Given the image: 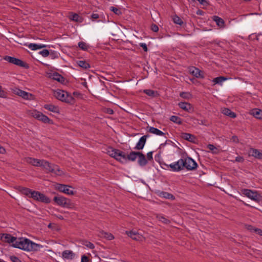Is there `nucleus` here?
Masks as SVG:
<instances>
[{"instance_id":"obj_29","label":"nucleus","mask_w":262,"mask_h":262,"mask_svg":"<svg viewBox=\"0 0 262 262\" xmlns=\"http://www.w3.org/2000/svg\"><path fill=\"white\" fill-rule=\"evenodd\" d=\"M16 94L21 97L22 98L26 99H29V97L31 96V95L25 91H24L23 90H21L20 89H18Z\"/></svg>"},{"instance_id":"obj_48","label":"nucleus","mask_w":262,"mask_h":262,"mask_svg":"<svg viewBox=\"0 0 262 262\" xmlns=\"http://www.w3.org/2000/svg\"><path fill=\"white\" fill-rule=\"evenodd\" d=\"M151 29L153 32H157L159 30V27L157 25L152 24L151 26Z\"/></svg>"},{"instance_id":"obj_13","label":"nucleus","mask_w":262,"mask_h":262,"mask_svg":"<svg viewBox=\"0 0 262 262\" xmlns=\"http://www.w3.org/2000/svg\"><path fill=\"white\" fill-rule=\"evenodd\" d=\"M189 72L191 74L195 76L196 78H204V76L202 71L194 67L189 68Z\"/></svg>"},{"instance_id":"obj_6","label":"nucleus","mask_w":262,"mask_h":262,"mask_svg":"<svg viewBox=\"0 0 262 262\" xmlns=\"http://www.w3.org/2000/svg\"><path fill=\"white\" fill-rule=\"evenodd\" d=\"M31 198L34 200L47 204L51 202L50 199L44 194L35 190L33 191V193H31Z\"/></svg>"},{"instance_id":"obj_8","label":"nucleus","mask_w":262,"mask_h":262,"mask_svg":"<svg viewBox=\"0 0 262 262\" xmlns=\"http://www.w3.org/2000/svg\"><path fill=\"white\" fill-rule=\"evenodd\" d=\"M183 169L184 168L189 170L195 169L198 166L196 162L191 158L187 157L185 159L183 158Z\"/></svg>"},{"instance_id":"obj_18","label":"nucleus","mask_w":262,"mask_h":262,"mask_svg":"<svg viewBox=\"0 0 262 262\" xmlns=\"http://www.w3.org/2000/svg\"><path fill=\"white\" fill-rule=\"evenodd\" d=\"M75 256V254L71 250H64L62 253V257L64 259H73Z\"/></svg>"},{"instance_id":"obj_46","label":"nucleus","mask_w":262,"mask_h":262,"mask_svg":"<svg viewBox=\"0 0 262 262\" xmlns=\"http://www.w3.org/2000/svg\"><path fill=\"white\" fill-rule=\"evenodd\" d=\"M10 259L12 262H22L18 257L15 256H10Z\"/></svg>"},{"instance_id":"obj_41","label":"nucleus","mask_w":262,"mask_h":262,"mask_svg":"<svg viewBox=\"0 0 262 262\" xmlns=\"http://www.w3.org/2000/svg\"><path fill=\"white\" fill-rule=\"evenodd\" d=\"M173 21L174 23L179 25H182L183 24V20L181 19V18H180L177 15H175L173 16Z\"/></svg>"},{"instance_id":"obj_16","label":"nucleus","mask_w":262,"mask_h":262,"mask_svg":"<svg viewBox=\"0 0 262 262\" xmlns=\"http://www.w3.org/2000/svg\"><path fill=\"white\" fill-rule=\"evenodd\" d=\"M26 161L27 163L37 167H40L41 163L42 160H39L33 158L28 157L26 159Z\"/></svg>"},{"instance_id":"obj_61","label":"nucleus","mask_w":262,"mask_h":262,"mask_svg":"<svg viewBox=\"0 0 262 262\" xmlns=\"http://www.w3.org/2000/svg\"><path fill=\"white\" fill-rule=\"evenodd\" d=\"M50 56L52 57V58H55L58 57V56L56 53H52L51 54H50Z\"/></svg>"},{"instance_id":"obj_50","label":"nucleus","mask_w":262,"mask_h":262,"mask_svg":"<svg viewBox=\"0 0 262 262\" xmlns=\"http://www.w3.org/2000/svg\"><path fill=\"white\" fill-rule=\"evenodd\" d=\"M192 1L193 2H194L195 0H192ZM196 1H198L200 3V4H201L203 6H207L208 5V3L206 0H196Z\"/></svg>"},{"instance_id":"obj_62","label":"nucleus","mask_w":262,"mask_h":262,"mask_svg":"<svg viewBox=\"0 0 262 262\" xmlns=\"http://www.w3.org/2000/svg\"><path fill=\"white\" fill-rule=\"evenodd\" d=\"M247 228L248 230H250L251 231H254V229H255L253 226H252L251 225H248Z\"/></svg>"},{"instance_id":"obj_49","label":"nucleus","mask_w":262,"mask_h":262,"mask_svg":"<svg viewBox=\"0 0 262 262\" xmlns=\"http://www.w3.org/2000/svg\"><path fill=\"white\" fill-rule=\"evenodd\" d=\"M85 245L91 249H93L95 248L94 245L90 242H86Z\"/></svg>"},{"instance_id":"obj_47","label":"nucleus","mask_w":262,"mask_h":262,"mask_svg":"<svg viewBox=\"0 0 262 262\" xmlns=\"http://www.w3.org/2000/svg\"><path fill=\"white\" fill-rule=\"evenodd\" d=\"M7 96V93L3 90L1 89V86H0V97L1 98H6Z\"/></svg>"},{"instance_id":"obj_19","label":"nucleus","mask_w":262,"mask_h":262,"mask_svg":"<svg viewBox=\"0 0 262 262\" xmlns=\"http://www.w3.org/2000/svg\"><path fill=\"white\" fill-rule=\"evenodd\" d=\"M53 165V164H51L46 160H42V161L41 163L40 167L45 170L47 173H49L51 172Z\"/></svg>"},{"instance_id":"obj_14","label":"nucleus","mask_w":262,"mask_h":262,"mask_svg":"<svg viewBox=\"0 0 262 262\" xmlns=\"http://www.w3.org/2000/svg\"><path fill=\"white\" fill-rule=\"evenodd\" d=\"M178 106L181 109L187 112H191L193 111V108L190 103L186 102H181L178 103Z\"/></svg>"},{"instance_id":"obj_39","label":"nucleus","mask_w":262,"mask_h":262,"mask_svg":"<svg viewBox=\"0 0 262 262\" xmlns=\"http://www.w3.org/2000/svg\"><path fill=\"white\" fill-rule=\"evenodd\" d=\"M180 96L187 100H188L192 97V95L190 93L185 92L180 93Z\"/></svg>"},{"instance_id":"obj_11","label":"nucleus","mask_w":262,"mask_h":262,"mask_svg":"<svg viewBox=\"0 0 262 262\" xmlns=\"http://www.w3.org/2000/svg\"><path fill=\"white\" fill-rule=\"evenodd\" d=\"M138 153H139V151H131L126 156L125 152H124V157H121V159L123 160V163L126 162L127 160L135 161L138 156Z\"/></svg>"},{"instance_id":"obj_25","label":"nucleus","mask_w":262,"mask_h":262,"mask_svg":"<svg viewBox=\"0 0 262 262\" xmlns=\"http://www.w3.org/2000/svg\"><path fill=\"white\" fill-rule=\"evenodd\" d=\"M19 191L22 194H25L29 198H31V193H33V191L34 190H32L31 189L28 188L20 187L19 188Z\"/></svg>"},{"instance_id":"obj_58","label":"nucleus","mask_w":262,"mask_h":262,"mask_svg":"<svg viewBox=\"0 0 262 262\" xmlns=\"http://www.w3.org/2000/svg\"><path fill=\"white\" fill-rule=\"evenodd\" d=\"M99 17V15L97 13H93L91 15V18L93 19H97Z\"/></svg>"},{"instance_id":"obj_31","label":"nucleus","mask_w":262,"mask_h":262,"mask_svg":"<svg viewBox=\"0 0 262 262\" xmlns=\"http://www.w3.org/2000/svg\"><path fill=\"white\" fill-rule=\"evenodd\" d=\"M44 108L53 113H58L59 112L58 107L52 104H45Z\"/></svg>"},{"instance_id":"obj_53","label":"nucleus","mask_w":262,"mask_h":262,"mask_svg":"<svg viewBox=\"0 0 262 262\" xmlns=\"http://www.w3.org/2000/svg\"><path fill=\"white\" fill-rule=\"evenodd\" d=\"M235 161L238 162H243L244 161V159L242 156H237L236 157Z\"/></svg>"},{"instance_id":"obj_30","label":"nucleus","mask_w":262,"mask_h":262,"mask_svg":"<svg viewBox=\"0 0 262 262\" xmlns=\"http://www.w3.org/2000/svg\"><path fill=\"white\" fill-rule=\"evenodd\" d=\"M222 113L226 116L230 117L231 118H234L236 117L235 113L232 112L229 108H224L222 110Z\"/></svg>"},{"instance_id":"obj_24","label":"nucleus","mask_w":262,"mask_h":262,"mask_svg":"<svg viewBox=\"0 0 262 262\" xmlns=\"http://www.w3.org/2000/svg\"><path fill=\"white\" fill-rule=\"evenodd\" d=\"M212 20L216 23V24L220 27V28H223L225 26V21L221 17L214 15L213 16Z\"/></svg>"},{"instance_id":"obj_64","label":"nucleus","mask_w":262,"mask_h":262,"mask_svg":"<svg viewBox=\"0 0 262 262\" xmlns=\"http://www.w3.org/2000/svg\"><path fill=\"white\" fill-rule=\"evenodd\" d=\"M73 95H74L75 96H78L81 95L80 93L78 92H73Z\"/></svg>"},{"instance_id":"obj_34","label":"nucleus","mask_w":262,"mask_h":262,"mask_svg":"<svg viewBox=\"0 0 262 262\" xmlns=\"http://www.w3.org/2000/svg\"><path fill=\"white\" fill-rule=\"evenodd\" d=\"M160 196L164 198L170 199L172 200H173L175 199V197L174 196V195L173 194H172L170 193H168V192H164V191L161 192L160 193Z\"/></svg>"},{"instance_id":"obj_33","label":"nucleus","mask_w":262,"mask_h":262,"mask_svg":"<svg viewBox=\"0 0 262 262\" xmlns=\"http://www.w3.org/2000/svg\"><path fill=\"white\" fill-rule=\"evenodd\" d=\"M77 64L84 69H88L90 68V65L85 60H79L77 61Z\"/></svg>"},{"instance_id":"obj_23","label":"nucleus","mask_w":262,"mask_h":262,"mask_svg":"<svg viewBox=\"0 0 262 262\" xmlns=\"http://www.w3.org/2000/svg\"><path fill=\"white\" fill-rule=\"evenodd\" d=\"M249 155L258 159H262V152L258 149L251 148Z\"/></svg>"},{"instance_id":"obj_59","label":"nucleus","mask_w":262,"mask_h":262,"mask_svg":"<svg viewBox=\"0 0 262 262\" xmlns=\"http://www.w3.org/2000/svg\"><path fill=\"white\" fill-rule=\"evenodd\" d=\"M232 140L233 141V142H235V143H238V137L236 136H232Z\"/></svg>"},{"instance_id":"obj_32","label":"nucleus","mask_w":262,"mask_h":262,"mask_svg":"<svg viewBox=\"0 0 262 262\" xmlns=\"http://www.w3.org/2000/svg\"><path fill=\"white\" fill-rule=\"evenodd\" d=\"M228 78L224 76H219L214 78L212 80V82H214V84H219L222 85L223 81L226 80Z\"/></svg>"},{"instance_id":"obj_9","label":"nucleus","mask_w":262,"mask_h":262,"mask_svg":"<svg viewBox=\"0 0 262 262\" xmlns=\"http://www.w3.org/2000/svg\"><path fill=\"white\" fill-rule=\"evenodd\" d=\"M242 193L245 196L252 200L258 202L260 201V195L256 191H253L250 189H244L242 190Z\"/></svg>"},{"instance_id":"obj_36","label":"nucleus","mask_w":262,"mask_h":262,"mask_svg":"<svg viewBox=\"0 0 262 262\" xmlns=\"http://www.w3.org/2000/svg\"><path fill=\"white\" fill-rule=\"evenodd\" d=\"M253 116L256 118L262 119V111L259 109H255L253 110Z\"/></svg>"},{"instance_id":"obj_57","label":"nucleus","mask_w":262,"mask_h":262,"mask_svg":"<svg viewBox=\"0 0 262 262\" xmlns=\"http://www.w3.org/2000/svg\"><path fill=\"white\" fill-rule=\"evenodd\" d=\"M254 231L257 234L262 236V230L258 228L254 229Z\"/></svg>"},{"instance_id":"obj_43","label":"nucleus","mask_w":262,"mask_h":262,"mask_svg":"<svg viewBox=\"0 0 262 262\" xmlns=\"http://www.w3.org/2000/svg\"><path fill=\"white\" fill-rule=\"evenodd\" d=\"M110 10L112 12H113L115 14L117 15H120L121 14V11L118 9V8L115 7H110Z\"/></svg>"},{"instance_id":"obj_5","label":"nucleus","mask_w":262,"mask_h":262,"mask_svg":"<svg viewBox=\"0 0 262 262\" xmlns=\"http://www.w3.org/2000/svg\"><path fill=\"white\" fill-rule=\"evenodd\" d=\"M3 59L9 63L14 64L19 67L25 68V69L29 68L28 64L18 58L9 56H5L4 57Z\"/></svg>"},{"instance_id":"obj_4","label":"nucleus","mask_w":262,"mask_h":262,"mask_svg":"<svg viewBox=\"0 0 262 262\" xmlns=\"http://www.w3.org/2000/svg\"><path fill=\"white\" fill-rule=\"evenodd\" d=\"M106 153L112 158H114L121 163H123L121 157H124V152L119 149H115L112 147H108L106 149Z\"/></svg>"},{"instance_id":"obj_12","label":"nucleus","mask_w":262,"mask_h":262,"mask_svg":"<svg viewBox=\"0 0 262 262\" xmlns=\"http://www.w3.org/2000/svg\"><path fill=\"white\" fill-rule=\"evenodd\" d=\"M149 137V135L148 134L145 135L141 137L140 138L138 143H137L134 149H137V150L142 149L144 148V145L146 143L147 138H148Z\"/></svg>"},{"instance_id":"obj_35","label":"nucleus","mask_w":262,"mask_h":262,"mask_svg":"<svg viewBox=\"0 0 262 262\" xmlns=\"http://www.w3.org/2000/svg\"><path fill=\"white\" fill-rule=\"evenodd\" d=\"M70 19L75 22L81 23L82 21V18L76 13H72L70 17Z\"/></svg>"},{"instance_id":"obj_1","label":"nucleus","mask_w":262,"mask_h":262,"mask_svg":"<svg viewBox=\"0 0 262 262\" xmlns=\"http://www.w3.org/2000/svg\"><path fill=\"white\" fill-rule=\"evenodd\" d=\"M1 239L4 242L12 243V246L14 248L27 251H38L43 247V246L36 244L28 238H17L8 233L2 234Z\"/></svg>"},{"instance_id":"obj_10","label":"nucleus","mask_w":262,"mask_h":262,"mask_svg":"<svg viewBox=\"0 0 262 262\" xmlns=\"http://www.w3.org/2000/svg\"><path fill=\"white\" fill-rule=\"evenodd\" d=\"M69 188H72V186L68 185L61 184L59 183H57L55 185V189L60 192L68 195L74 194V191L69 189Z\"/></svg>"},{"instance_id":"obj_27","label":"nucleus","mask_w":262,"mask_h":262,"mask_svg":"<svg viewBox=\"0 0 262 262\" xmlns=\"http://www.w3.org/2000/svg\"><path fill=\"white\" fill-rule=\"evenodd\" d=\"M148 132L153 134H155L158 136H164L165 135V134L161 130L159 129L155 128L154 127L150 126L149 127Z\"/></svg>"},{"instance_id":"obj_17","label":"nucleus","mask_w":262,"mask_h":262,"mask_svg":"<svg viewBox=\"0 0 262 262\" xmlns=\"http://www.w3.org/2000/svg\"><path fill=\"white\" fill-rule=\"evenodd\" d=\"M183 158L180 159L177 162L173 163L174 166L173 171L178 172L183 170Z\"/></svg>"},{"instance_id":"obj_7","label":"nucleus","mask_w":262,"mask_h":262,"mask_svg":"<svg viewBox=\"0 0 262 262\" xmlns=\"http://www.w3.org/2000/svg\"><path fill=\"white\" fill-rule=\"evenodd\" d=\"M32 116L35 119L39 121H41L45 123H49L50 124H53V122L48 117L37 111H34L32 113Z\"/></svg>"},{"instance_id":"obj_15","label":"nucleus","mask_w":262,"mask_h":262,"mask_svg":"<svg viewBox=\"0 0 262 262\" xmlns=\"http://www.w3.org/2000/svg\"><path fill=\"white\" fill-rule=\"evenodd\" d=\"M126 233L128 236L135 241H140L142 238V235L136 231H126Z\"/></svg>"},{"instance_id":"obj_3","label":"nucleus","mask_w":262,"mask_h":262,"mask_svg":"<svg viewBox=\"0 0 262 262\" xmlns=\"http://www.w3.org/2000/svg\"><path fill=\"white\" fill-rule=\"evenodd\" d=\"M53 201L57 205L63 208L72 209L74 207V204L70 199L61 195L55 196Z\"/></svg>"},{"instance_id":"obj_60","label":"nucleus","mask_w":262,"mask_h":262,"mask_svg":"<svg viewBox=\"0 0 262 262\" xmlns=\"http://www.w3.org/2000/svg\"><path fill=\"white\" fill-rule=\"evenodd\" d=\"M6 152L5 149L0 145V154H4Z\"/></svg>"},{"instance_id":"obj_56","label":"nucleus","mask_w":262,"mask_h":262,"mask_svg":"<svg viewBox=\"0 0 262 262\" xmlns=\"http://www.w3.org/2000/svg\"><path fill=\"white\" fill-rule=\"evenodd\" d=\"M207 147L209 150L211 151H213L214 149H216V148L213 144H208Z\"/></svg>"},{"instance_id":"obj_44","label":"nucleus","mask_w":262,"mask_h":262,"mask_svg":"<svg viewBox=\"0 0 262 262\" xmlns=\"http://www.w3.org/2000/svg\"><path fill=\"white\" fill-rule=\"evenodd\" d=\"M39 53L40 55H41L43 57H46L50 55V52L49 50L47 49H44L40 51Z\"/></svg>"},{"instance_id":"obj_22","label":"nucleus","mask_w":262,"mask_h":262,"mask_svg":"<svg viewBox=\"0 0 262 262\" xmlns=\"http://www.w3.org/2000/svg\"><path fill=\"white\" fill-rule=\"evenodd\" d=\"M182 138L192 143H195V137L189 133H184L182 134Z\"/></svg>"},{"instance_id":"obj_26","label":"nucleus","mask_w":262,"mask_h":262,"mask_svg":"<svg viewBox=\"0 0 262 262\" xmlns=\"http://www.w3.org/2000/svg\"><path fill=\"white\" fill-rule=\"evenodd\" d=\"M50 77L54 80H56L61 83L64 81V77L57 72H54L50 76Z\"/></svg>"},{"instance_id":"obj_45","label":"nucleus","mask_w":262,"mask_h":262,"mask_svg":"<svg viewBox=\"0 0 262 262\" xmlns=\"http://www.w3.org/2000/svg\"><path fill=\"white\" fill-rule=\"evenodd\" d=\"M159 221L165 224H168L169 223V221L162 216H159L158 217Z\"/></svg>"},{"instance_id":"obj_38","label":"nucleus","mask_w":262,"mask_h":262,"mask_svg":"<svg viewBox=\"0 0 262 262\" xmlns=\"http://www.w3.org/2000/svg\"><path fill=\"white\" fill-rule=\"evenodd\" d=\"M100 233L102 237H105L108 240H112L114 238L113 235L110 233H107L104 231H102Z\"/></svg>"},{"instance_id":"obj_42","label":"nucleus","mask_w":262,"mask_h":262,"mask_svg":"<svg viewBox=\"0 0 262 262\" xmlns=\"http://www.w3.org/2000/svg\"><path fill=\"white\" fill-rule=\"evenodd\" d=\"M144 93L146 94L147 95L151 97H155L156 94H157V92H155L151 90H144Z\"/></svg>"},{"instance_id":"obj_20","label":"nucleus","mask_w":262,"mask_h":262,"mask_svg":"<svg viewBox=\"0 0 262 262\" xmlns=\"http://www.w3.org/2000/svg\"><path fill=\"white\" fill-rule=\"evenodd\" d=\"M56 176H61L64 174L63 171L59 168V167L55 164H54L50 172Z\"/></svg>"},{"instance_id":"obj_37","label":"nucleus","mask_w":262,"mask_h":262,"mask_svg":"<svg viewBox=\"0 0 262 262\" xmlns=\"http://www.w3.org/2000/svg\"><path fill=\"white\" fill-rule=\"evenodd\" d=\"M169 119L171 121L178 124H182V119L178 116H171Z\"/></svg>"},{"instance_id":"obj_40","label":"nucleus","mask_w":262,"mask_h":262,"mask_svg":"<svg viewBox=\"0 0 262 262\" xmlns=\"http://www.w3.org/2000/svg\"><path fill=\"white\" fill-rule=\"evenodd\" d=\"M78 47L83 51H87L89 48V46L83 41H80L78 42Z\"/></svg>"},{"instance_id":"obj_55","label":"nucleus","mask_w":262,"mask_h":262,"mask_svg":"<svg viewBox=\"0 0 262 262\" xmlns=\"http://www.w3.org/2000/svg\"><path fill=\"white\" fill-rule=\"evenodd\" d=\"M89 259L88 257L85 256V255H83L81 257V262H88Z\"/></svg>"},{"instance_id":"obj_28","label":"nucleus","mask_w":262,"mask_h":262,"mask_svg":"<svg viewBox=\"0 0 262 262\" xmlns=\"http://www.w3.org/2000/svg\"><path fill=\"white\" fill-rule=\"evenodd\" d=\"M46 47V45L43 44L30 43L28 48L32 50H36Z\"/></svg>"},{"instance_id":"obj_63","label":"nucleus","mask_w":262,"mask_h":262,"mask_svg":"<svg viewBox=\"0 0 262 262\" xmlns=\"http://www.w3.org/2000/svg\"><path fill=\"white\" fill-rule=\"evenodd\" d=\"M167 166V167L168 168V167H170L171 168V170L173 171V168H174V166L173 165V163H171L169 165H166Z\"/></svg>"},{"instance_id":"obj_2","label":"nucleus","mask_w":262,"mask_h":262,"mask_svg":"<svg viewBox=\"0 0 262 262\" xmlns=\"http://www.w3.org/2000/svg\"><path fill=\"white\" fill-rule=\"evenodd\" d=\"M54 96L58 100L67 103L74 104L75 99L67 92L57 90L54 92Z\"/></svg>"},{"instance_id":"obj_52","label":"nucleus","mask_w":262,"mask_h":262,"mask_svg":"<svg viewBox=\"0 0 262 262\" xmlns=\"http://www.w3.org/2000/svg\"><path fill=\"white\" fill-rule=\"evenodd\" d=\"M139 46L143 48V50L145 52H147L148 51V48L147 47V46H146V43H139Z\"/></svg>"},{"instance_id":"obj_21","label":"nucleus","mask_w":262,"mask_h":262,"mask_svg":"<svg viewBox=\"0 0 262 262\" xmlns=\"http://www.w3.org/2000/svg\"><path fill=\"white\" fill-rule=\"evenodd\" d=\"M138 154V163L139 165L141 166H144L146 165L147 163V160L146 159L145 156L141 152H139Z\"/></svg>"},{"instance_id":"obj_54","label":"nucleus","mask_w":262,"mask_h":262,"mask_svg":"<svg viewBox=\"0 0 262 262\" xmlns=\"http://www.w3.org/2000/svg\"><path fill=\"white\" fill-rule=\"evenodd\" d=\"M147 158L149 161L152 160V151L148 152L147 154Z\"/></svg>"},{"instance_id":"obj_51","label":"nucleus","mask_w":262,"mask_h":262,"mask_svg":"<svg viewBox=\"0 0 262 262\" xmlns=\"http://www.w3.org/2000/svg\"><path fill=\"white\" fill-rule=\"evenodd\" d=\"M197 121L198 122V124L200 125H205V126H207L208 125L207 121L205 120H198Z\"/></svg>"}]
</instances>
